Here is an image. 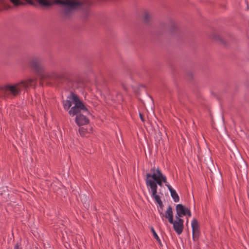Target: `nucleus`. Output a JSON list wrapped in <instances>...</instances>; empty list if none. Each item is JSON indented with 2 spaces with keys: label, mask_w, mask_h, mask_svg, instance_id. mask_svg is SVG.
<instances>
[{
  "label": "nucleus",
  "mask_w": 249,
  "mask_h": 249,
  "mask_svg": "<svg viewBox=\"0 0 249 249\" xmlns=\"http://www.w3.org/2000/svg\"><path fill=\"white\" fill-rule=\"evenodd\" d=\"M151 18L150 14L147 12H144L143 14V19L146 22L149 21Z\"/></svg>",
  "instance_id": "11"
},
{
  "label": "nucleus",
  "mask_w": 249,
  "mask_h": 249,
  "mask_svg": "<svg viewBox=\"0 0 249 249\" xmlns=\"http://www.w3.org/2000/svg\"><path fill=\"white\" fill-rule=\"evenodd\" d=\"M79 133L81 136H86V133L87 132V130L84 127H81L79 130Z\"/></svg>",
  "instance_id": "12"
},
{
  "label": "nucleus",
  "mask_w": 249,
  "mask_h": 249,
  "mask_svg": "<svg viewBox=\"0 0 249 249\" xmlns=\"http://www.w3.org/2000/svg\"><path fill=\"white\" fill-rule=\"evenodd\" d=\"M176 220H173V223L171 224L173 225L174 229L176 232L180 234L182 232L183 228V220L178 216H176Z\"/></svg>",
  "instance_id": "6"
},
{
  "label": "nucleus",
  "mask_w": 249,
  "mask_h": 249,
  "mask_svg": "<svg viewBox=\"0 0 249 249\" xmlns=\"http://www.w3.org/2000/svg\"><path fill=\"white\" fill-rule=\"evenodd\" d=\"M163 208L161 209L160 208V209L159 210V211L160 213V216L162 219L163 220V218L165 217L166 218H167L168 219L169 222L170 223H173V211L172 209L170 206H169L167 210L165 212V213L164 214L162 212Z\"/></svg>",
  "instance_id": "7"
},
{
  "label": "nucleus",
  "mask_w": 249,
  "mask_h": 249,
  "mask_svg": "<svg viewBox=\"0 0 249 249\" xmlns=\"http://www.w3.org/2000/svg\"><path fill=\"white\" fill-rule=\"evenodd\" d=\"M140 118H141V119L142 120V121H143V117H142V115L141 113H140Z\"/></svg>",
  "instance_id": "15"
},
{
  "label": "nucleus",
  "mask_w": 249,
  "mask_h": 249,
  "mask_svg": "<svg viewBox=\"0 0 249 249\" xmlns=\"http://www.w3.org/2000/svg\"><path fill=\"white\" fill-rule=\"evenodd\" d=\"M63 105L65 110H69L70 115H76L75 122L78 125H85L89 123V120L86 115L89 114V111L76 94L71 93L67 99L63 101Z\"/></svg>",
  "instance_id": "2"
},
{
  "label": "nucleus",
  "mask_w": 249,
  "mask_h": 249,
  "mask_svg": "<svg viewBox=\"0 0 249 249\" xmlns=\"http://www.w3.org/2000/svg\"><path fill=\"white\" fill-rule=\"evenodd\" d=\"M36 78H29L14 84H8L3 86L1 89L5 96H16L22 90H25L36 84Z\"/></svg>",
  "instance_id": "3"
},
{
  "label": "nucleus",
  "mask_w": 249,
  "mask_h": 249,
  "mask_svg": "<svg viewBox=\"0 0 249 249\" xmlns=\"http://www.w3.org/2000/svg\"><path fill=\"white\" fill-rule=\"evenodd\" d=\"M193 231V239L196 241L199 236V229L198 223L196 219H193L191 223Z\"/></svg>",
  "instance_id": "8"
},
{
  "label": "nucleus",
  "mask_w": 249,
  "mask_h": 249,
  "mask_svg": "<svg viewBox=\"0 0 249 249\" xmlns=\"http://www.w3.org/2000/svg\"><path fill=\"white\" fill-rule=\"evenodd\" d=\"M151 231L153 233L154 238L158 242L159 244L160 245L161 244V241H160L159 237L158 236V234L154 230V229L153 228H151Z\"/></svg>",
  "instance_id": "10"
},
{
  "label": "nucleus",
  "mask_w": 249,
  "mask_h": 249,
  "mask_svg": "<svg viewBox=\"0 0 249 249\" xmlns=\"http://www.w3.org/2000/svg\"><path fill=\"white\" fill-rule=\"evenodd\" d=\"M146 185L148 191L153 199L157 203L159 207L162 209L163 205L160 199V196L157 194L158 185L161 187L163 183L169 190L171 196L175 202L179 200V196L176 191L173 189L168 183L167 178L159 168H152L149 173L146 174L145 178Z\"/></svg>",
  "instance_id": "1"
},
{
  "label": "nucleus",
  "mask_w": 249,
  "mask_h": 249,
  "mask_svg": "<svg viewBox=\"0 0 249 249\" xmlns=\"http://www.w3.org/2000/svg\"><path fill=\"white\" fill-rule=\"evenodd\" d=\"M82 197H85V198L86 199V196H85L84 195H81V198L82 199Z\"/></svg>",
  "instance_id": "16"
},
{
  "label": "nucleus",
  "mask_w": 249,
  "mask_h": 249,
  "mask_svg": "<svg viewBox=\"0 0 249 249\" xmlns=\"http://www.w3.org/2000/svg\"><path fill=\"white\" fill-rule=\"evenodd\" d=\"M15 249H19V246L18 244L15 246Z\"/></svg>",
  "instance_id": "14"
},
{
  "label": "nucleus",
  "mask_w": 249,
  "mask_h": 249,
  "mask_svg": "<svg viewBox=\"0 0 249 249\" xmlns=\"http://www.w3.org/2000/svg\"><path fill=\"white\" fill-rule=\"evenodd\" d=\"M213 38H214L215 39H220V37L219 36H213Z\"/></svg>",
  "instance_id": "13"
},
{
  "label": "nucleus",
  "mask_w": 249,
  "mask_h": 249,
  "mask_svg": "<svg viewBox=\"0 0 249 249\" xmlns=\"http://www.w3.org/2000/svg\"><path fill=\"white\" fill-rule=\"evenodd\" d=\"M12 8L5 0H0V11L3 10H7Z\"/></svg>",
  "instance_id": "9"
},
{
  "label": "nucleus",
  "mask_w": 249,
  "mask_h": 249,
  "mask_svg": "<svg viewBox=\"0 0 249 249\" xmlns=\"http://www.w3.org/2000/svg\"><path fill=\"white\" fill-rule=\"evenodd\" d=\"M29 66L36 73L42 80L55 79L58 76L54 72L49 73L45 72L41 65L40 59L37 57L32 58L29 63Z\"/></svg>",
  "instance_id": "4"
},
{
  "label": "nucleus",
  "mask_w": 249,
  "mask_h": 249,
  "mask_svg": "<svg viewBox=\"0 0 249 249\" xmlns=\"http://www.w3.org/2000/svg\"><path fill=\"white\" fill-rule=\"evenodd\" d=\"M176 211L177 213L176 216L179 218L186 215H188L189 217L191 216V213L189 209L183 206L182 204H178L176 206Z\"/></svg>",
  "instance_id": "5"
}]
</instances>
